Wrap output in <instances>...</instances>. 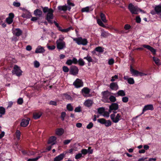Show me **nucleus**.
Returning a JSON list of instances; mask_svg holds the SVG:
<instances>
[{
	"instance_id": "6e6d98bb",
	"label": "nucleus",
	"mask_w": 161,
	"mask_h": 161,
	"mask_svg": "<svg viewBox=\"0 0 161 161\" xmlns=\"http://www.w3.org/2000/svg\"><path fill=\"white\" fill-rule=\"evenodd\" d=\"M40 158L39 156H38L35 158H29L27 161H36L37 160Z\"/></svg>"
},
{
	"instance_id": "4d7b16f0",
	"label": "nucleus",
	"mask_w": 161,
	"mask_h": 161,
	"mask_svg": "<svg viewBox=\"0 0 161 161\" xmlns=\"http://www.w3.org/2000/svg\"><path fill=\"white\" fill-rule=\"evenodd\" d=\"M129 100V98L128 97H123L122 98V101L124 103H127Z\"/></svg>"
},
{
	"instance_id": "f257e3e1",
	"label": "nucleus",
	"mask_w": 161,
	"mask_h": 161,
	"mask_svg": "<svg viewBox=\"0 0 161 161\" xmlns=\"http://www.w3.org/2000/svg\"><path fill=\"white\" fill-rule=\"evenodd\" d=\"M73 40L79 45H82L85 46L87 45L88 43L87 40L85 38L83 39L81 37L74 38Z\"/></svg>"
},
{
	"instance_id": "a878e982",
	"label": "nucleus",
	"mask_w": 161,
	"mask_h": 161,
	"mask_svg": "<svg viewBox=\"0 0 161 161\" xmlns=\"http://www.w3.org/2000/svg\"><path fill=\"white\" fill-rule=\"evenodd\" d=\"M56 139V138L55 136H51L49 139L48 143L49 144H51L52 145H53L55 144V141Z\"/></svg>"
},
{
	"instance_id": "20e7f679",
	"label": "nucleus",
	"mask_w": 161,
	"mask_h": 161,
	"mask_svg": "<svg viewBox=\"0 0 161 161\" xmlns=\"http://www.w3.org/2000/svg\"><path fill=\"white\" fill-rule=\"evenodd\" d=\"M97 122L101 124H104L106 127H108L112 125V122L110 120H106L104 118L99 119Z\"/></svg>"
},
{
	"instance_id": "b1692460",
	"label": "nucleus",
	"mask_w": 161,
	"mask_h": 161,
	"mask_svg": "<svg viewBox=\"0 0 161 161\" xmlns=\"http://www.w3.org/2000/svg\"><path fill=\"white\" fill-rule=\"evenodd\" d=\"M130 71H131L132 74L134 75H136V76H138L139 73V72L133 69L131 65L130 66Z\"/></svg>"
},
{
	"instance_id": "1a4fd4ad",
	"label": "nucleus",
	"mask_w": 161,
	"mask_h": 161,
	"mask_svg": "<svg viewBox=\"0 0 161 161\" xmlns=\"http://www.w3.org/2000/svg\"><path fill=\"white\" fill-rule=\"evenodd\" d=\"M57 48L59 50H62L65 47V42H59L58 41H56Z\"/></svg>"
},
{
	"instance_id": "58836bf2",
	"label": "nucleus",
	"mask_w": 161,
	"mask_h": 161,
	"mask_svg": "<svg viewBox=\"0 0 161 161\" xmlns=\"http://www.w3.org/2000/svg\"><path fill=\"white\" fill-rule=\"evenodd\" d=\"M5 113V108L2 106L0 107V114L1 115H4Z\"/></svg>"
},
{
	"instance_id": "393cba45",
	"label": "nucleus",
	"mask_w": 161,
	"mask_h": 161,
	"mask_svg": "<svg viewBox=\"0 0 161 161\" xmlns=\"http://www.w3.org/2000/svg\"><path fill=\"white\" fill-rule=\"evenodd\" d=\"M93 104V101L90 100H88L85 101L84 105L86 107H89L91 106Z\"/></svg>"
},
{
	"instance_id": "37998d69",
	"label": "nucleus",
	"mask_w": 161,
	"mask_h": 161,
	"mask_svg": "<svg viewBox=\"0 0 161 161\" xmlns=\"http://www.w3.org/2000/svg\"><path fill=\"white\" fill-rule=\"evenodd\" d=\"M6 21L7 24H12V23L13 22V19H12V18L8 17L7 18H6Z\"/></svg>"
},
{
	"instance_id": "5fc2aeb1",
	"label": "nucleus",
	"mask_w": 161,
	"mask_h": 161,
	"mask_svg": "<svg viewBox=\"0 0 161 161\" xmlns=\"http://www.w3.org/2000/svg\"><path fill=\"white\" fill-rule=\"evenodd\" d=\"M63 71L65 73L68 72L69 70V68L65 66L63 67Z\"/></svg>"
},
{
	"instance_id": "3c124183",
	"label": "nucleus",
	"mask_w": 161,
	"mask_h": 161,
	"mask_svg": "<svg viewBox=\"0 0 161 161\" xmlns=\"http://www.w3.org/2000/svg\"><path fill=\"white\" fill-rule=\"evenodd\" d=\"M131 28V26L128 24H125L124 26V28L126 30H127Z\"/></svg>"
},
{
	"instance_id": "8fccbe9b",
	"label": "nucleus",
	"mask_w": 161,
	"mask_h": 161,
	"mask_svg": "<svg viewBox=\"0 0 161 161\" xmlns=\"http://www.w3.org/2000/svg\"><path fill=\"white\" fill-rule=\"evenodd\" d=\"M34 65L35 67L38 68L39 67L40 64L38 61L35 60L34 62Z\"/></svg>"
},
{
	"instance_id": "412c9836",
	"label": "nucleus",
	"mask_w": 161,
	"mask_h": 161,
	"mask_svg": "<svg viewBox=\"0 0 161 161\" xmlns=\"http://www.w3.org/2000/svg\"><path fill=\"white\" fill-rule=\"evenodd\" d=\"M109 107L113 110H117L119 108V105L117 103H112Z\"/></svg>"
},
{
	"instance_id": "f03ea898",
	"label": "nucleus",
	"mask_w": 161,
	"mask_h": 161,
	"mask_svg": "<svg viewBox=\"0 0 161 161\" xmlns=\"http://www.w3.org/2000/svg\"><path fill=\"white\" fill-rule=\"evenodd\" d=\"M128 8L132 14H137L139 11L138 8L135 6L131 3H130L128 6Z\"/></svg>"
},
{
	"instance_id": "bb28decb",
	"label": "nucleus",
	"mask_w": 161,
	"mask_h": 161,
	"mask_svg": "<svg viewBox=\"0 0 161 161\" xmlns=\"http://www.w3.org/2000/svg\"><path fill=\"white\" fill-rule=\"evenodd\" d=\"M41 8L42 10H43V12L44 13H48L51 11L50 10H53V9L51 8H49L47 7H43V6H41Z\"/></svg>"
},
{
	"instance_id": "473e14b6",
	"label": "nucleus",
	"mask_w": 161,
	"mask_h": 161,
	"mask_svg": "<svg viewBox=\"0 0 161 161\" xmlns=\"http://www.w3.org/2000/svg\"><path fill=\"white\" fill-rule=\"evenodd\" d=\"M84 59L86 60L89 63L92 62L93 61V60L92 59L91 57L89 55L84 57Z\"/></svg>"
},
{
	"instance_id": "0eeeda50",
	"label": "nucleus",
	"mask_w": 161,
	"mask_h": 161,
	"mask_svg": "<svg viewBox=\"0 0 161 161\" xmlns=\"http://www.w3.org/2000/svg\"><path fill=\"white\" fill-rule=\"evenodd\" d=\"M110 92L108 90L103 91L101 93L103 96V98L107 102H108L109 98L110 96Z\"/></svg>"
},
{
	"instance_id": "79ce46f5",
	"label": "nucleus",
	"mask_w": 161,
	"mask_h": 161,
	"mask_svg": "<svg viewBox=\"0 0 161 161\" xmlns=\"http://www.w3.org/2000/svg\"><path fill=\"white\" fill-rule=\"evenodd\" d=\"M16 135L17 139L19 140L20 138V131L19 130L17 129L16 132Z\"/></svg>"
},
{
	"instance_id": "864d4df0",
	"label": "nucleus",
	"mask_w": 161,
	"mask_h": 161,
	"mask_svg": "<svg viewBox=\"0 0 161 161\" xmlns=\"http://www.w3.org/2000/svg\"><path fill=\"white\" fill-rule=\"evenodd\" d=\"M118 75H115L114 76L112 77L111 79L110 80V81L112 82H114L115 81V79H118Z\"/></svg>"
},
{
	"instance_id": "c03bdc74",
	"label": "nucleus",
	"mask_w": 161,
	"mask_h": 161,
	"mask_svg": "<svg viewBox=\"0 0 161 161\" xmlns=\"http://www.w3.org/2000/svg\"><path fill=\"white\" fill-rule=\"evenodd\" d=\"M127 81L130 84H133L134 83V81L133 78H129Z\"/></svg>"
},
{
	"instance_id": "f3484780",
	"label": "nucleus",
	"mask_w": 161,
	"mask_h": 161,
	"mask_svg": "<svg viewBox=\"0 0 161 161\" xmlns=\"http://www.w3.org/2000/svg\"><path fill=\"white\" fill-rule=\"evenodd\" d=\"M12 33L14 36L16 37H19L20 36V29L17 28L13 29Z\"/></svg>"
},
{
	"instance_id": "de8ad7c7",
	"label": "nucleus",
	"mask_w": 161,
	"mask_h": 161,
	"mask_svg": "<svg viewBox=\"0 0 161 161\" xmlns=\"http://www.w3.org/2000/svg\"><path fill=\"white\" fill-rule=\"evenodd\" d=\"M97 23L100 26L103 27H105L104 24L100 19H98L97 20Z\"/></svg>"
},
{
	"instance_id": "5701e85b",
	"label": "nucleus",
	"mask_w": 161,
	"mask_h": 161,
	"mask_svg": "<svg viewBox=\"0 0 161 161\" xmlns=\"http://www.w3.org/2000/svg\"><path fill=\"white\" fill-rule=\"evenodd\" d=\"M42 12L40 9H36L34 11V14L36 16H38L39 17L41 16Z\"/></svg>"
},
{
	"instance_id": "aec40b11",
	"label": "nucleus",
	"mask_w": 161,
	"mask_h": 161,
	"mask_svg": "<svg viewBox=\"0 0 161 161\" xmlns=\"http://www.w3.org/2000/svg\"><path fill=\"white\" fill-rule=\"evenodd\" d=\"M64 132V130L63 128H57L56 130V134L58 136H61Z\"/></svg>"
},
{
	"instance_id": "2eb2a0df",
	"label": "nucleus",
	"mask_w": 161,
	"mask_h": 161,
	"mask_svg": "<svg viewBox=\"0 0 161 161\" xmlns=\"http://www.w3.org/2000/svg\"><path fill=\"white\" fill-rule=\"evenodd\" d=\"M153 106L152 104H149L145 105L144 106L143 109L142 113L148 110H153Z\"/></svg>"
},
{
	"instance_id": "f704fd0d",
	"label": "nucleus",
	"mask_w": 161,
	"mask_h": 161,
	"mask_svg": "<svg viewBox=\"0 0 161 161\" xmlns=\"http://www.w3.org/2000/svg\"><path fill=\"white\" fill-rule=\"evenodd\" d=\"M66 109L69 111H73L74 109L73 107L71 105L70 103H69L66 106Z\"/></svg>"
},
{
	"instance_id": "338daca9",
	"label": "nucleus",
	"mask_w": 161,
	"mask_h": 161,
	"mask_svg": "<svg viewBox=\"0 0 161 161\" xmlns=\"http://www.w3.org/2000/svg\"><path fill=\"white\" fill-rule=\"evenodd\" d=\"M141 21V19L139 16H138L136 17V22L137 23H140Z\"/></svg>"
},
{
	"instance_id": "0e129e2a",
	"label": "nucleus",
	"mask_w": 161,
	"mask_h": 161,
	"mask_svg": "<svg viewBox=\"0 0 161 161\" xmlns=\"http://www.w3.org/2000/svg\"><path fill=\"white\" fill-rule=\"evenodd\" d=\"M81 111V109L80 106L77 107L75 108V111L76 112H79Z\"/></svg>"
},
{
	"instance_id": "c756f323",
	"label": "nucleus",
	"mask_w": 161,
	"mask_h": 161,
	"mask_svg": "<svg viewBox=\"0 0 161 161\" xmlns=\"http://www.w3.org/2000/svg\"><path fill=\"white\" fill-rule=\"evenodd\" d=\"M95 50L100 53H103L104 51L103 48L102 47L98 46L95 48Z\"/></svg>"
},
{
	"instance_id": "423d86ee",
	"label": "nucleus",
	"mask_w": 161,
	"mask_h": 161,
	"mask_svg": "<svg viewBox=\"0 0 161 161\" xmlns=\"http://www.w3.org/2000/svg\"><path fill=\"white\" fill-rule=\"evenodd\" d=\"M110 117L113 122L114 123H118L120 120L121 116L119 114H118L115 117V114H110Z\"/></svg>"
},
{
	"instance_id": "bf43d9fd",
	"label": "nucleus",
	"mask_w": 161,
	"mask_h": 161,
	"mask_svg": "<svg viewBox=\"0 0 161 161\" xmlns=\"http://www.w3.org/2000/svg\"><path fill=\"white\" fill-rule=\"evenodd\" d=\"M82 156V154L80 153H79L77 154L75 157L76 159H78Z\"/></svg>"
},
{
	"instance_id": "774afa93",
	"label": "nucleus",
	"mask_w": 161,
	"mask_h": 161,
	"mask_svg": "<svg viewBox=\"0 0 161 161\" xmlns=\"http://www.w3.org/2000/svg\"><path fill=\"white\" fill-rule=\"evenodd\" d=\"M73 64V61L72 60L69 59L67 60L66 64L68 65H71Z\"/></svg>"
},
{
	"instance_id": "a19ab883",
	"label": "nucleus",
	"mask_w": 161,
	"mask_h": 161,
	"mask_svg": "<svg viewBox=\"0 0 161 161\" xmlns=\"http://www.w3.org/2000/svg\"><path fill=\"white\" fill-rule=\"evenodd\" d=\"M73 28L71 27H70L69 28H68L66 29H63L62 30H61V32H68L71 29H72Z\"/></svg>"
},
{
	"instance_id": "c9c22d12",
	"label": "nucleus",
	"mask_w": 161,
	"mask_h": 161,
	"mask_svg": "<svg viewBox=\"0 0 161 161\" xmlns=\"http://www.w3.org/2000/svg\"><path fill=\"white\" fill-rule=\"evenodd\" d=\"M90 8H91V7H87L84 8H83L82 10H81V11L82 12H90Z\"/></svg>"
},
{
	"instance_id": "9b49d317",
	"label": "nucleus",
	"mask_w": 161,
	"mask_h": 161,
	"mask_svg": "<svg viewBox=\"0 0 161 161\" xmlns=\"http://www.w3.org/2000/svg\"><path fill=\"white\" fill-rule=\"evenodd\" d=\"M142 46L148 50H150L152 53L153 55H155L156 54V50L155 49L153 48L152 47L148 45H143Z\"/></svg>"
},
{
	"instance_id": "6e6552de",
	"label": "nucleus",
	"mask_w": 161,
	"mask_h": 161,
	"mask_svg": "<svg viewBox=\"0 0 161 161\" xmlns=\"http://www.w3.org/2000/svg\"><path fill=\"white\" fill-rule=\"evenodd\" d=\"M79 69L75 66H72L70 67L69 70V74L75 75L78 74Z\"/></svg>"
},
{
	"instance_id": "cd10ccee",
	"label": "nucleus",
	"mask_w": 161,
	"mask_h": 161,
	"mask_svg": "<svg viewBox=\"0 0 161 161\" xmlns=\"http://www.w3.org/2000/svg\"><path fill=\"white\" fill-rule=\"evenodd\" d=\"M118 96L124 97L125 95V91L123 90H119L117 92Z\"/></svg>"
},
{
	"instance_id": "a18cd8bd",
	"label": "nucleus",
	"mask_w": 161,
	"mask_h": 161,
	"mask_svg": "<svg viewBox=\"0 0 161 161\" xmlns=\"http://www.w3.org/2000/svg\"><path fill=\"white\" fill-rule=\"evenodd\" d=\"M47 47L48 49L50 50H54L55 48V46L52 45V46H50L48 44H47Z\"/></svg>"
},
{
	"instance_id": "ddd939ff",
	"label": "nucleus",
	"mask_w": 161,
	"mask_h": 161,
	"mask_svg": "<svg viewBox=\"0 0 161 161\" xmlns=\"http://www.w3.org/2000/svg\"><path fill=\"white\" fill-rule=\"evenodd\" d=\"M30 120V119L29 118L22 119L21 122V126L26 127L29 124Z\"/></svg>"
},
{
	"instance_id": "c85d7f7f",
	"label": "nucleus",
	"mask_w": 161,
	"mask_h": 161,
	"mask_svg": "<svg viewBox=\"0 0 161 161\" xmlns=\"http://www.w3.org/2000/svg\"><path fill=\"white\" fill-rule=\"evenodd\" d=\"M100 18L102 20V21L104 23H106L107 22V20L106 19L105 16L104 14L101 13L100 14Z\"/></svg>"
},
{
	"instance_id": "49530a36",
	"label": "nucleus",
	"mask_w": 161,
	"mask_h": 161,
	"mask_svg": "<svg viewBox=\"0 0 161 161\" xmlns=\"http://www.w3.org/2000/svg\"><path fill=\"white\" fill-rule=\"evenodd\" d=\"M108 33L107 32L103 31L101 33V36L103 37H106L108 36Z\"/></svg>"
},
{
	"instance_id": "6ab92c4d",
	"label": "nucleus",
	"mask_w": 161,
	"mask_h": 161,
	"mask_svg": "<svg viewBox=\"0 0 161 161\" xmlns=\"http://www.w3.org/2000/svg\"><path fill=\"white\" fill-rule=\"evenodd\" d=\"M64 156L65 154L64 153H61L59 155L56 156L55 158L53 161H60L63 159Z\"/></svg>"
},
{
	"instance_id": "4468645a",
	"label": "nucleus",
	"mask_w": 161,
	"mask_h": 161,
	"mask_svg": "<svg viewBox=\"0 0 161 161\" xmlns=\"http://www.w3.org/2000/svg\"><path fill=\"white\" fill-rule=\"evenodd\" d=\"M90 90L88 87H84L81 90V93L83 96L85 97L86 96V95L89 94L90 92Z\"/></svg>"
},
{
	"instance_id": "39448f33",
	"label": "nucleus",
	"mask_w": 161,
	"mask_h": 161,
	"mask_svg": "<svg viewBox=\"0 0 161 161\" xmlns=\"http://www.w3.org/2000/svg\"><path fill=\"white\" fill-rule=\"evenodd\" d=\"M73 85L75 88H80L83 86V82L79 78H77L73 82Z\"/></svg>"
},
{
	"instance_id": "13d9d810",
	"label": "nucleus",
	"mask_w": 161,
	"mask_h": 161,
	"mask_svg": "<svg viewBox=\"0 0 161 161\" xmlns=\"http://www.w3.org/2000/svg\"><path fill=\"white\" fill-rule=\"evenodd\" d=\"M81 153L82 154L85 155L88 153L87 150L86 149H83L81 150Z\"/></svg>"
},
{
	"instance_id": "a211bd4d",
	"label": "nucleus",
	"mask_w": 161,
	"mask_h": 161,
	"mask_svg": "<svg viewBox=\"0 0 161 161\" xmlns=\"http://www.w3.org/2000/svg\"><path fill=\"white\" fill-rule=\"evenodd\" d=\"M42 115V113L39 111L38 112H36L33 114V117L35 119H39Z\"/></svg>"
},
{
	"instance_id": "7ed1b4c3",
	"label": "nucleus",
	"mask_w": 161,
	"mask_h": 161,
	"mask_svg": "<svg viewBox=\"0 0 161 161\" xmlns=\"http://www.w3.org/2000/svg\"><path fill=\"white\" fill-rule=\"evenodd\" d=\"M50 10L49 13H47L46 15L45 19L49 23L52 24L53 23V22L51 19H53L54 18L53 14L54 10H51V9H50Z\"/></svg>"
},
{
	"instance_id": "09e8293b",
	"label": "nucleus",
	"mask_w": 161,
	"mask_h": 161,
	"mask_svg": "<svg viewBox=\"0 0 161 161\" xmlns=\"http://www.w3.org/2000/svg\"><path fill=\"white\" fill-rule=\"evenodd\" d=\"M66 115V114L65 112H63L61 113V118L62 120H64Z\"/></svg>"
},
{
	"instance_id": "e433bc0d",
	"label": "nucleus",
	"mask_w": 161,
	"mask_h": 161,
	"mask_svg": "<svg viewBox=\"0 0 161 161\" xmlns=\"http://www.w3.org/2000/svg\"><path fill=\"white\" fill-rule=\"evenodd\" d=\"M97 111L99 114H102L104 112L105 109L103 107H100L97 109Z\"/></svg>"
},
{
	"instance_id": "4c0bfd02",
	"label": "nucleus",
	"mask_w": 161,
	"mask_h": 161,
	"mask_svg": "<svg viewBox=\"0 0 161 161\" xmlns=\"http://www.w3.org/2000/svg\"><path fill=\"white\" fill-rule=\"evenodd\" d=\"M78 63L79 65L83 66L85 65V63L83 60L82 58H80L78 61Z\"/></svg>"
},
{
	"instance_id": "dca6fc26",
	"label": "nucleus",
	"mask_w": 161,
	"mask_h": 161,
	"mask_svg": "<svg viewBox=\"0 0 161 161\" xmlns=\"http://www.w3.org/2000/svg\"><path fill=\"white\" fill-rule=\"evenodd\" d=\"M45 51L43 47L41 46H38L36 48L35 53H44L45 52Z\"/></svg>"
},
{
	"instance_id": "e2e57ef3",
	"label": "nucleus",
	"mask_w": 161,
	"mask_h": 161,
	"mask_svg": "<svg viewBox=\"0 0 161 161\" xmlns=\"http://www.w3.org/2000/svg\"><path fill=\"white\" fill-rule=\"evenodd\" d=\"M72 139L70 140H66L64 141V145H67L71 141Z\"/></svg>"
},
{
	"instance_id": "680f3d73",
	"label": "nucleus",
	"mask_w": 161,
	"mask_h": 161,
	"mask_svg": "<svg viewBox=\"0 0 161 161\" xmlns=\"http://www.w3.org/2000/svg\"><path fill=\"white\" fill-rule=\"evenodd\" d=\"M87 150L88 153L91 154L93 153V150L92 149H91V147H88V149Z\"/></svg>"
},
{
	"instance_id": "4be33fe9",
	"label": "nucleus",
	"mask_w": 161,
	"mask_h": 161,
	"mask_svg": "<svg viewBox=\"0 0 161 161\" xmlns=\"http://www.w3.org/2000/svg\"><path fill=\"white\" fill-rule=\"evenodd\" d=\"M154 9L156 11L157 14H160L161 13V4L156 5Z\"/></svg>"
},
{
	"instance_id": "603ef678",
	"label": "nucleus",
	"mask_w": 161,
	"mask_h": 161,
	"mask_svg": "<svg viewBox=\"0 0 161 161\" xmlns=\"http://www.w3.org/2000/svg\"><path fill=\"white\" fill-rule=\"evenodd\" d=\"M93 124L92 122H90L88 125L86 126V128L88 129H91L93 127Z\"/></svg>"
},
{
	"instance_id": "69168bd1",
	"label": "nucleus",
	"mask_w": 161,
	"mask_h": 161,
	"mask_svg": "<svg viewBox=\"0 0 161 161\" xmlns=\"http://www.w3.org/2000/svg\"><path fill=\"white\" fill-rule=\"evenodd\" d=\"M13 5L16 7H19L20 6V3H19L14 2L13 3Z\"/></svg>"
},
{
	"instance_id": "72a5a7b5",
	"label": "nucleus",
	"mask_w": 161,
	"mask_h": 161,
	"mask_svg": "<svg viewBox=\"0 0 161 161\" xmlns=\"http://www.w3.org/2000/svg\"><path fill=\"white\" fill-rule=\"evenodd\" d=\"M58 9L60 11H66L67 10L66 6H59L58 7Z\"/></svg>"
},
{
	"instance_id": "f8f14e48",
	"label": "nucleus",
	"mask_w": 161,
	"mask_h": 161,
	"mask_svg": "<svg viewBox=\"0 0 161 161\" xmlns=\"http://www.w3.org/2000/svg\"><path fill=\"white\" fill-rule=\"evenodd\" d=\"M109 88L112 90L117 91L119 89V86L117 82H111L109 85Z\"/></svg>"
},
{
	"instance_id": "ea45409f",
	"label": "nucleus",
	"mask_w": 161,
	"mask_h": 161,
	"mask_svg": "<svg viewBox=\"0 0 161 161\" xmlns=\"http://www.w3.org/2000/svg\"><path fill=\"white\" fill-rule=\"evenodd\" d=\"M109 100L112 102H114L116 101V98L113 96H110L109 98Z\"/></svg>"
},
{
	"instance_id": "7c9ffc66",
	"label": "nucleus",
	"mask_w": 161,
	"mask_h": 161,
	"mask_svg": "<svg viewBox=\"0 0 161 161\" xmlns=\"http://www.w3.org/2000/svg\"><path fill=\"white\" fill-rule=\"evenodd\" d=\"M30 16V13L27 10H25V13L22 14V17L24 18H29Z\"/></svg>"
},
{
	"instance_id": "052dcab7",
	"label": "nucleus",
	"mask_w": 161,
	"mask_h": 161,
	"mask_svg": "<svg viewBox=\"0 0 161 161\" xmlns=\"http://www.w3.org/2000/svg\"><path fill=\"white\" fill-rule=\"evenodd\" d=\"M114 63V60L113 59L111 58L109 60L108 64L109 65H112Z\"/></svg>"
},
{
	"instance_id": "9d476101",
	"label": "nucleus",
	"mask_w": 161,
	"mask_h": 161,
	"mask_svg": "<svg viewBox=\"0 0 161 161\" xmlns=\"http://www.w3.org/2000/svg\"><path fill=\"white\" fill-rule=\"evenodd\" d=\"M12 73L13 74H15L17 76H20V71L19 67L15 65L13 69L12 70Z\"/></svg>"
},
{
	"instance_id": "2f4dec72",
	"label": "nucleus",
	"mask_w": 161,
	"mask_h": 161,
	"mask_svg": "<svg viewBox=\"0 0 161 161\" xmlns=\"http://www.w3.org/2000/svg\"><path fill=\"white\" fill-rule=\"evenodd\" d=\"M153 61L157 65H159L160 64V63L159 62L160 60L158 58L153 57Z\"/></svg>"
}]
</instances>
